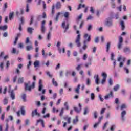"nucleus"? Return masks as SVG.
Instances as JSON below:
<instances>
[{
  "instance_id": "4be33fe9",
  "label": "nucleus",
  "mask_w": 131,
  "mask_h": 131,
  "mask_svg": "<svg viewBox=\"0 0 131 131\" xmlns=\"http://www.w3.org/2000/svg\"><path fill=\"white\" fill-rule=\"evenodd\" d=\"M108 124H109V122H106L102 126L103 130H105L106 128H107V126H108Z\"/></svg>"
},
{
  "instance_id": "a19ab883",
  "label": "nucleus",
  "mask_w": 131,
  "mask_h": 131,
  "mask_svg": "<svg viewBox=\"0 0 131 131\" xmlns=\"http://www.w3.org/2000/svg\"><path fill=\"white\" fill-rule=\"evenodd\" d=\"M56 9H60L61 8V3L57 2L56 5Z\"/></svg>"
},
{
  "instance_id": "c9c22d12",
  "label": "nucleus",
  "mask_w": 131,
  "mask_h": 131,
  "mask_svg": "<svg viewBox=\"0 0 131 131\" xmlns=\"http://www.w3.org/2000/svg\"><path fill=\"white\" fill-rule=\"evenodd\" d=\"M32 49H33L32 45L31 44L26 47L27 51H30V50H32Z\"/></svg>"
},
{
  "instance_id": "1a4fd4ad",
  "label": "nucleus",
  "mask_w": 131,
  "mask_h": 131,
  "mask_svg": "<svg viewBox=\"0 0 131 131\" xmlns=\"http://www.w3.org/2000/svg\"><path fill=\"white\" fill-rule=\"evenodd\" d=\"M37 2V5H40L41 4H42L43 9H46L47 5L45 3V1H41V0H35Z\"/></svg>"
},
{
  "instance_id": "5fc2aeb1",
  "label": "nucleus",
  "mask_w": 131,
  "mask_h": 131,
  "mask_svg": "<svg viewBox=\"0 0 131 131\" xmlns=\"http://www.w3.org/2000/svg\"><path fill=\"white\" fill-rule=\"evenodd\" d=\"M42 55L43 58L47 57V54H46V53L45 52V49L42 50Z\"/></svg>"
},
{
  "instance_id": "6e6552de",
  "label": "nucleus",
  "mask_w": 131,
  "mask_h": 131,
  "mask_svg": "<svg viewBox=\"0 0 131 131\" xmlns=\"http://www.w3.org/2000/svg\"><path fill=\"white\" fill-rule=\"evenodd\" d=\"M110 98H113V92H110V93L104 96L105 100H109Z\"/></svg>"
},
{
  "instance_id": "f704fd0d",
  "label": "nucleus",
  "mask_w": 131,
  "mask_h": 131,
  "mask_svg": "<svg viewBox=\"0 0 131 131\" xmlns=\"http://www.w3.org/2000/svg\"><path fill=\"white\" fill-rule=\"evenodd\" d=\"M63 119H64V120H67L68 121V123H69V124H70V122H71V118L70 117H64Z\"/></svg>"
},
{
  "instance_id": "0e129e2a",
  "label": "nucleus",
  "mask_w": 131,
  "mask_h": 131,
  "mask_svg": "<svg viewBox=\"0 0 131 131\" xmlns=\"http://www.w3.org/2000/svg\"><path fill=\"white\" fill-rule=\"evenodd\" d=\"M124 52L125 53H127V52H129V48L125 47L124 49Z\"/></svg>"
},
{
  "instance_id": "774afa93",
  "label": "nucleus",
  "mask_w": 131,
  "mask_h": 131,
  "mask_svg": "<svg viewBox=\"0 0 131 131\" xmlns=\"http://www.w3.org/2000/svg\"><path fill=\"white\" fill-rule=\"evenodd\" d=\"M108 83L110 85H112V84H113V80H112L111 79H110L108 80Z\"/></svg>"
},
{
  "instance_id": "69168bd1",
  "label": "nucleus",
  "mask_w": 131,
  "mask_h": 131,
  "mask_svg": "<svg viewBox=\"0 0 131 131\" xmlns=\"http://www.w3.org/2000/svg\"><path fill=\"white\" fill-rule=\"evenodd\" d=\"M111 8L113 9H115L116 6H115V3L114 2H111Z\"/></svg>"
},
{
  "instance_id": "4d7b16f0",
  "label": "nucleus",
  "mask_w": 131,
  "mask_h": 131,
  "mask_svg": "<svg viewBox=\"0 0 131 131\" xmlns=\"http://www.w3.org/2000/svg\"><path fill=\"white\" fill-rule=\"evenodd\" d=\"M52 112H53V113H57L59 112V110H56L55 107H53Z\"/></svg>"
},
{
  "instance_id": "423d86ee",
  "label": "nucleus",
  "mask_w": 131,
  "mask_h": 131,
  "mask_svg": "<svg viewBox=\"0 0 131 131\" xmlns=\"http://www.w3.org/2000/svg\"><path fill=\"white\" fill-rule=\"evenodd\" d=\"M105 24L106 26L108 27H111L112 26V19L111 18H107L105 21Z\"/></svg>"
},
{
  "instance_id": "de8ad7c7",
  "label": "nucleus",
  "mask_w": 131,
  "mask_h": 131,
  "mask_svg": "<svg viewBox=\"0 0 131 131\" xmlns=\"http://www.w3.org/2000/svg\"><path fill=\"white\" fill-rule=\"evenodd\" d=\"M22 99H23L24 102H26V94H23L22 95Z\"/></svg>"
},
{
  "instance_id": "aec40b11",
  "label": "nucleus",
  "mask_w": 131,
  "mask_h": 131,
  "mask_svg": "<svg viewBox=\"0 0 131 131\" xmlns=\"http://www.w3.org/2000/svg\"><path fill=\"white\" fill-rule=\"evenodd\" d=\"M40 63V62L39 61V60H36V61H35V62L34 63V67L35 68L36 67H38V66H39Z\"/></svg>"
},
{
  "instance_id": "f257e3e1",
  "label": "nucleus",
  "mask_w": 131,
  "mask_h": 131,
  "mask_svg": "<svg viewBox=\"0 0 131 131\" xmlns=\"http://www.w3.org/2000/svg\"><path fill=\"white\" fill-rule=\"evenodd\" d=\"M34 85H35V82H33L32 84L30 85V82H28L25 83V90L26 91H31L32 89H34Z\"/></svg>"
},
{
  "instance_id": "9d476101",
  "label": "nucleus",
  "mask_w": 131,
  "mask_h": 131,
  "mask_svg": "<svg viewBox=\"0 0 131 131\" xmlns=\"http://www.w3.org/2000/svg\"><path fill=\"white\" fill-rule=\"evenodd\" d=\"M9 95L11 96V98L12 100H15V92H14V90H10L9 91Z\"/></svg>"
},
{
  "instance_id": "4c0bfd02",
  "label": "nucleus",
  "mask_w": 131,
  "mask_h": 131,
  "mask_svg": "<svg viewBox=\"0 0 131 131\" xmlns=\"http://www.w3.org/2000/svg\"><path fill=\"white\" fill-rule=\"evenodd\" d=\"M111 43L110 42H107L106 45V52H109V49H110V46Z\"/></svg>"
},
{
  "instance_id": "39448f33",
  "label": "nucleus",
  "mask_w": 131,
  "mask_h": 131,
  "mask_svg": "<svg viewBox=\"0 0 131 131\" xmlns=\"http://www.w3.org/2000/svg\"><path fill=\"white\" fill-rule=\"evenodd\" d=\"M122 42H123V38L120 36L119 37V42L118 43V48L119 50H121V48H122Z\"/></svg>"
},
{
  "instance_id": "bb28decb",
  "label": "nucleus",
  "mask_w": 131,
  "mask_h": 131,
  "mask_svg": "<svg viewBox=\"0 0 131 131\" xmlns=\"http://www.w3.org/2000/svg\"><path fill=\"white\" fill-rule=\"evenodd\" d=\"M6 128L5 131H8L9 130V124H8V122H9V119H6Z\"/></svg>"
},
{
  "instance_id": "603ef678",
  "label": "nucleus",
  "mask_w": 131,
  "mask_h": 131,
  "mask_svg": "<svg viewBox=\"0 0 131 131\" xmlns=\"http://www.w3.org/2000/svg\"><path fill=\"white\" fill-rule=\"evenodd\" d=\"M81 66H82V64H78L77 67L76 68V70L79 71L81 69Z\"/></svg>"
},
{
  "instance_id": "412c9836",
  "label": "nucleus",
  "mask_w": 131,
  "mask_h": 131,
  "mask_svg": "<svg viewBox=\"0 0 131 131\" xmlns=\"http://www.w3.org/2000/svg\"><path fill=\"white\" fill-rule=\"evenodd\" d=\"M8 29V26L4 25V26H0V30H7Z\"/></svg>"
},
{
  "instance_id": "a211bd4d",
  "label": "nucleus",
  "mask_w": 131,
  "mask_h": 131,
  "mask_svg": "<svg viewBox=\"0 0 131 131\" xmlns=\"http://www.w3.org/2000/svg\"><path fill=\"white\" fill-rule=\"evenodd\" d=\"M120 25L121 28L122 30H124V28H125V26H124V21L123 20H121L120 23Z\"/></svg>"
},
{
  "instance_id": "052dcab7",
  "label": "nucleus",
  "mask_w": 131,
  "mask_h": 131,
  "mask_svg": "<svg viewBox=\"0 0 131 131\" xmlns=\"http://www.w3.org/2000/svg\"><path fill=\"white\" fill-rule=\"evenodd\" d=\"M98 98H99L101 102H103V101H104V98H103V97H102V95L101 94H99Z\"/></svg>"
},
{
  "instance_id": "7ed1b4c3",
  "label": "nucleus",
  "mask_w": 131,
  "mask_h": 131,
  "mask_svg": "<svg viewBox=\"0 0 131 131\" xmlns=\"http://www.w3.org/2000/svg\"><path fill=\"white\" fill-rule=\"evenodd\" d=\"M118 62H120L119 67H123L124 62H125V58L122 57V56H120L117 59Z\"/></svg>"
},
{
  "instance_id": "7c9ffc66",
  "label": "nucleus",
  "mask_w": 131,
  "mask_h": 131,
  "mask_svg": "<svg viewBox=\"0 0 131 131\" xmlns=\"http://www.w3.org/2000/svg\"><path fill=\"white\" fill-rule=\"evenodd\" d=\"M64 112H65V108H62L59 113V116H63V114H64Z\"/></svg>"
},
{
  "instance_id": "2eb2a0df",
  "label": "nucleus",
  "mask_w": 131,
  "mask_h": 131,
  "mask_svg": "<svg viewBox=\"0 0 131 131\" xmlns=\"http://www.w3.org/2000/svg\"><path fill=\"white\" fill-rule=\"evenodd\" d=\"M111 55V60L112 61H113L114 66H115V65H116V60H115V59H114V57H115L114 53H112Z\"/></svg>"
},
{
  "instance_id": "cd10ccee",
  "label": "nucleus",
  "mask_w": 131,
  "mask_h": 131,
  "mask_svg": "<svg viewBox=\"0 0 131 131\" xmlns=\"http://www.w3.org/2000/svg\"><path fill=\"white\" fill-rule=\"evenodd\" d=\"M126 114V112L125 111H123L121 112V117L122 119L123 120L124 119V116Z\"/></svg>"
},
{
  "instance_id": "a878e982",
  "label": "nucleus",
  "mask_w": 131,
  "mask_h": 131,
  "mask_svg": "<svg viewBox=\"0 0 131 131\" xmlns=\"http://www.w3.org/2000/svg\"><path fill=\"white\" fill-rule=\"evenodd\" d=\"M89 107H85L84 109L83 115H86V114H88V113H89Z\"/></svg>"
},
{
  "instance_id": "f3484780",
  "label": "nucleus",
  "mask_w": 131,
  "mask_h": 131,
  "mask_svg": "<svg viewBox=\"0 0 131 131\" xmlns=\"http://www.w3.org/2000/svg\"><path fill=\"white\" fill-rule=\"evenodd\" d=\"M35 115H37L38 116H39V114H38L37 109H36L32 112V117H33V116H34Z\"/></svg>"
},
{
  "instance_id": "0eeeda50",
  "label": "nucleus",
  "mask_w": 131,
  "mask_h": 131,
  "mask_svg": "<svg viewBox=\"0 0 131 131\" xmlns=\"http://www.w3.org/2000/svg\"><path fill=\"white\" fill-rule=\"evenodd\" d=\"M84 41H85V42H90L91 41V35L86 33L84 34Z\"/></svg>"
},
{
  "instance_id": "473e14b6",
  "label": "nucleus",
  "mask_w": 131,
  "mask_h": 131,
  "mask_svg": "<svg viewBox=\"0 0 131 131\" xmlns=\"http://www.w3.org/2000/svg\"><path fill=\"white\" fill-rule=\"evenodd\" d=\"M120 86L118 84L116 85L114 87V90L115 91V92H117V91H118V90L119 89Z\"/></svg>"
},
{
  "instance_id": "8fccbe9b",
  "label": "nucleus",
  "mask_w": 131,
  "mask_h": 131,
  "mask_svg": "<svg viewBox=\"0 0 131 131\" xmlns=\"http://www.w3.org/2000/svg\"><path fill=\"white\" fill-rule=\"evenodd\" d=\"M52 82L55 86H58V83H57V82L55 81V79H52Z\"/></svg>"
},
{
  "instance_id": "09e8293b",
  "label": "nucleus",
  "mask_w": 131,
  "mask_h": 131,
  "mask_svg": "<svg viewBox=\"0 0 131 131\" xmlns=\"http://www.w3.org/2000/svg\"><path fill=\"white\" fill-rule=\"evenodd\" d=\"M88 59V54H84V55H83L82 57V59L84 61H85V60H86Z\"/></svg>"
},
{
  "instance_id": "ea45409f",
  "label": "nucleus",
  "mask_w": 131,
  "mask_h": 131,
  "mask_svg": "<svg viewBox=\"0 0 131 131\" xmlns=\"http://www.w3.org/2000/svg\"><path fill=\"white\" fill-rule=\"evenodd\" d=\"M127 108V106H126V104H123L121 106V110H123V109H126Z\"/></svg>"
},
{
  "instance_id": "e2e57ef3",
  "label": "nucleus",
  "mask_w": 131,
  "mask_h": 131,
  "mask_svg": "<svg viewBox=\"0 0 131 131\" xmlns=\"http://www.w3.org/2000/svg\"><path fill=\"white\" fill-rule=\"evenodd\" d=\"M41 19H42V16H41V15H38L37 16V21H40Z\"/></svg>"
},
{
  "instance_id": "13d9d810",
  "label": "nucleus",
  "mask_w": 131,
  "mask_h": 131,
  "mask_svg": "<svg viewBox=\"0 0 131 131\" xmlns=\"http://www.w3.org/2000/svg\"><path fill=\"white\" fill-rule=\"evenodd\" d=\"M94 118L97 119L98 118V112L97 111H95L94 112Z\"/></svg>"
},
{
  "instance_id": "3c124183",
  "label": "nucleus",
  "mask_w": 131,
  "mask_h": 131,
  "mask_svg": "<svg viewBox=\"0 0 131 131\" xmlns=\"http://www.w3.org/2000/svg\"><path fill=\"white\" fill-rule=\"evenodd\" d=\"M90 12L92 14H95V8L93 7H90Z\"/></svg>"
},
{
  "instance_id": "c85d7f7f",
  "label": "nucleus",
  "mask_w": 131,
  "mask_h": 131,
  "mask_svg": "<svg viewBox=\"0 0 131 131\" xmlns=\"http://www.w3.org/2000/svg\"><path fill=\"white\" fill-rule=\"evenodd\" d=\"M20 110H21V113L23 115H25V109L24 106H21L20 107Z\"/></svg>"
},
{
  "instance_id": "b1692460",
  "label": "nucleus",
  "mask_w": 131,
  "mask_h": 131,
  "mask_svg": "<svg viewBox=\"0 0 131 131\" xmlns=\"http://www.w3.org/2000/svg\"><path fill=\"white\" fill-rule=\"evenodd\" d=\"M38 122H41L42 127H45V122L43 121V120H42L41 119L38 120H37V123H38Z\"/></svg>"
},
{
  "instance_id": "4468645a",
  "label": "nucleus",
  "mask_w": 131,
  "mask_h": 131,
  "mask_svg": "<svg viewBox=\"0 0 131 131\" xmlns=\"http://www.w3.org/2000/svg\"><path fill=\"white\" fill-rule=\"evenodd\" d=\"M42 88H43V85H42V81L41 80H39L38 91L41 92V90H42Z\"/></svg>"
},
{
  "instance_id": "680f3d73",
  "label": "nucleus",
  "mask_w": 131,
  "mask_h": 131,
  "mask_svg": "<svg viewBox=\"0 0 131 131\" xmlns=\"http://www.w3.org/2000/svg\"><path fill=\"white\" fill-rule=\"evenodd\" d=\"M3 103L4 105H7V104H8V99H7V98H4Z\"/></svg>"
},
{
  "instance_id": "393cba45",
  "label": "nucleus",
  "mask_w": 131,
  "mask_h": 131,
  "mask_svg": "<svg viewBox=\"0 0 131 131\" xmlns=\"http://www.w3.org/2000/svg\"><path fill=\"white\" fill-rule=\"evenodd\" d=\"M51 37H52V33L51 32H49V33L47 34V40H50Z\"/></svg>"
},
{
  "instance_id": "58836bf2",
  "label": "nucleus",
  "mask_w": 131,
  "mask_h": 131,
  "mask_svg": "<svg viewBox=\"0 0 131 131\" xmlns=\"http://www.w3.org/2000/svg\"><path fill=\"white\" fill-rule=\"evenodd\" d=\"M74 110L75 111V112H76L77 113H79V112H80V111H81V109L78 108L76 107H74Z\"/></svg>"
},
{
  "instance_id": "20e7f679",
  "label": "nucleus",
  "mask_w": 131,
  "mask_h": 131,
  "mask_svg": "<svg viewBox=\"0 0 131 131\" xmlns=\"http://www.w3.org/2000/svg\"><path fill=\"white\" fill-rule=\"evenodd\" d=\"M45 24H46V20H43L41 23V32L43 34L46 33V31H47V29L46 28V26H45Z\"/></svg>"
},
{
  "instance_id": "9b49d317",
  "label": "nucleus",
  "mask_w": 131,
  "mask_h": 131,
  "mask_svg": "<svg viewBox=\"0 0 131 131\" xmlns=\"http://www.w3.org/2000/svg\"><path fill=\"white\" fill-rule=\"evenodd\" d=\"M94 79H95V83L96 84H99V81L100 80V78L99 77V75L96 74L94 76Z\"/></svg>"
},
{
  "instance_id": "dca6fc26",
  "label": "nucleus",
  "mask_w": 131,
  "mask_h": 131,
  "mask_svg": "<svg viewBox=\"0 0 131 131\" xmlns=\"http://www.w3.org/2000/svg\"><path fill=\"white\" fill-rule=\"evenodd\" d=\"M62 16V12H58L56 14L55 20L56 21H58L59 20V18Z\"/></svg>"
},
{
  "instance_id": "c03bdc74",
  "label": "nucleus",
  "mask_w": 131,
  "mask_h": 131,
  "mask_svg": "<svg viewBox=\"0 0 131 131\" xmlns=\"http://www.w3.org/2000/svg\"><path fill=\"white\" fill-rule=\"evenodd\" d=\"M101 123L100 122H96L93 126L94 128H97L99 126V124H100Z\"/></svg>"
},
{
  "instance_id": "864d4df0",
  "label": "nucleus",
  "mask_w": 131,
  "mask_h": 131,
  "mask_svg": "<svg viewBox=\"0 0 131 131\" xmlns=\"http://www.w3.org/2000/svg\"><path fill=\"white\" fill-rule=\"evenodd\" d=\"M64 106L66 107L67 110H69V106H68V103L67 102H64Z\"/></svg>"
},
{
  "instance_id": "5701e85b",
  "label": "nucleus",
  "mask_w": 131,
  "mask_h": 131,
  "mask_svg": "<svg viewBox=\"0 0 131 131\" xmlns=\"http://www.w3.org/2000/svg\"><path fill=\"white\" fill-rule=\"evenodd\" d=\"M88 42L83 41V45L82 46V49L84 50H86L88 49Z\"/></svg>"
},
{
  "instance_id": "79ce46f5",
  "label": "nucleus",
  "mask_w": 131,
  "mask_h": 131,
  "mask_svg": "<svg viewBox=\"0 0 131 131\" xmlns=\"http://www.w3.org/2000/svg\"><path fill=\"white\" fill-rule=\"evenodd\" d=\"M63 16L66 18V19H67V18L69 17V12H64V13L63 14Z\"/></svg>"
},
{
  "instance_id": "c756f323",
  "label": "nucleus",
  "mask_w": 131,
  "mask_h": 131,
  "mask_svg": "<svg viewBox=\"0 0 131 131\" xmlns=\"http://www.w3.org/2000/svg\"><path fill=\"white\" fill-rule=\"evenodd\" d=\"M19 20L20 21V25L24 24V22H25V19L24 18V17H20L19 18Z\"/></svg>"
},
{
  "instance_id": "72a5a7b5",
  "label": "nucleus",
  "mask_w": 131,
  "mask_h": 131,
  "mask_svg": "<svg viewBox=\"0 0 131 131\" xmlns=\"http://www.w3.org/2000/svg\"><path fill=\"white\" fill-rule=\"evenodd\" d=\"M33 30H34V29L32 28L29 27L27 29L28 32L29 33H30L31 34V33H32V31H33Z\"/></svg>"
},
{
  "instance_id": "37998d69",
  "label": "nucleus",
  "mask_w": 131,
  "mask_h": 131,
  "mask_svg": "<svg viewBox=\"0 0 131 131\" xmlns=\"http://www.w3.org/2000/svg\"><path fill=\"white\" fill-rule=\"evenodd\" d=\"M23 81H24V78L23 77L18 78V83H23Z\"/></svg>"
},
{
  "instance_id": "f8f14e48",
  "label": "nucleus",
  "mask_w": 131,
  "mask_h": 131,
  "mask_svg": "<svg viewBox=\"0 0 131 131\" xmlns=\"http://www.w3.org/2000/svg\"><path fill=\"white\" fill-rule=\"evenodd\" d=\"M65 25H66V23H65V21H64L62 24V28H64L65 29L64 32H66V31L68 29V28L69 27V25L68 24H67L66 26H65Z\"/></svg>"
},
{
  "instance_id": "f03ea898",
  "label": "nucleus",
  "mask_w": 131,
  "mask_h": 131,
  "mask_svg": "<svg viewBox=\"0 0 131 131\" xmlns=\"http://www.w3.org/2000/svg\"><path fill=\"white\" fill-rule=\"evenodd\" d=\"M76 33L77 34H78V35L77 36L75 42L77 45V47H78V48H79V47H81V43H80V35L79 34V31L77 30Z\"/></svg>"
},
{
  "instance_id": "e433bc0d",
  "label": "nucleus",
  "mask_w": 131,
  "mask_h": 131,
  "mask_svg": "<svg viewBox=\"0 0 131 131\" xmlns=\"http://www.w3.org/2000/svg\"><path fill=\"white\" fill-rule=\"evenodd\" d=\"M101 76H102L103 78L107 79V73L106 72H102L101 74Z\"/></svg>"
},
{
  "instance_id": "6ab92c4d",
  "label": "nucleus",
  "mask_w": 131,
  "mask_h": 131,
  "mask_svg": "<svg viewBox=\"0 0 131 131\" xmlns=\"http://www.w3.org/2000/svg\"><path fill=\"white\" fill-rule=\"evenodd\" d=\"M80 89V84H78L75 89V92L76 94H79V90Z\"/></svg>"
},
{
  "instance_id": "ddd939ff",
  "label": "nucleus",
  "mask_w": 131,
  "mask_h": 131,
  "mask_svg": "<svg viewBox=\"0 0 131 131\" xmlns=\"http://www.w3.org/2000/svg\"><path fill=\"white\" fill-rule=\"evenodd\" d=\"M88 60L89 62H86L84 64L85 68H89V66H91L92 65V59L89 58Z\"/></svg>"
},
{
  "instance_id": "2f4dec72",
  "label": "nucleus",
  "mask_w": 131,
  "mask_h": 131,
  "mask_svg": "<svg viewBox=\"0 0 131 131\" xmlns=\"http://www.w3.org/2000/svg\"><path fill=\"white\" fill-rule=\"evenodd\" d=\"M14 17V12L9 13V20H12Z\"/></svg>"
},
{
  "instance_id": "a18cd8bd",
  "label": "nucleus",
  "mask_w": 131,
  "mask_h": 131,
  "mask_svg": "<svg viewBox=\"0 0 131 131\" xmlns=\"http://www.w3.org/2000/svg\"><path fill=\"white\" fill-rule=\"evenodd\" d=\"M77 122H78V117L76 116V118L73 120V123L74 124H76Z\"/></svg>"
},
{
  "instance_id": "338daca9",
  "label": "nucleus",
  "mask_w": 131,
  "mask_h": 131,
  "mask_svg": "<svg viewBox=\"0 0 131 131\" xmlns=\"http://www.w3.org/2000/svg\"><path fill=\"white\" fill-rule=\"evenodd\" d=\"M106 80H107V79L103 78L101 80V84H104L106 82Z\"/></svg>"
},
{
  "instance_id": "49530a36",
  "label": "nucleus",
  "mask_w": 131,
  "mask_h": 131,
  "mask_svg": "<svg viewBox=\"0 0 131 131\" xmlns=\"http://www.w3.org/2000/svg\"><path fill=\"white\" fill-rule=\"evenodd\" d=\"M30 122V120H29V119H26L25 120V125H29Z\"/></svg>"
},
{
  "instance_id": "6e6d98bb",
  "label": "nucleus",
  "mask_w": 131,
  "mask_h": 131,
  "mask_svg": "<svg viewBox=\"0 0 131 131\" xmlns=\"http://www.w3.org/2000/svg\"><path fill=\"white\" fill-rule=\"evenodd\" d=\"M81 18H82V14H80V15L78 17V18L77 19V23H78V22H79V20H80V19H81Z\"/></svg>"
},
{
  "instance_id": "bf43d9fd",
  "label": "nucleus",
  "mask_w": 131,
  "mask_h": 131,
  "mask_svg": "<svg viewBox=\"0 0 131 131\" xmlns=\"http://www.w3.org/2000/svg\"><path fill=\"white\" fill-rule=\"evenodd\" d=\"M93 18H94V17H93V16L89 15L87 17L86 20H87V21H89V20H93Z\"/></svg>"
}]
</instances>
